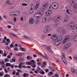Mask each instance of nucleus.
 Here are the masks:
<instances>
[{"label": "nucleus", "instance_id": "1", "mask_svg": "<svg viewBox=\"0 0 77 77\" xmlns=\"http://www.w3.org/2000/svg\"><path fill=\"white\" fill-rule=\"evenodd\" d=\"M46 8L48 10L46 12V16H50V15H51V14H52V11L50 10V9L51 8V5L48 4V3L47 2Z\"/></svg>", "mask_w": 77, "mask_h": 77}, {"label": "nucleus", "instance_id": "2", "mask_svg": "<svg viewBox=\"0 0 77 77\" xmlns=\"http://www.w3.org/2000/svg\"><path fill=\"white\" fill-rule=\"evenodd\" d=\"M57 31L61 34H65L66 32L65 29L63 27H59L57 29Z\"/></svg>", "mask_w": 77, "mask_h": 77}, {"label": "nucleus", "instance_id": "3", "mask_svg": "<svg viewBox=\"0 0 77 77\" xmlns=\"http://www.w3.org/2000/svg\"><path fill=\"white\" fill-rule=\"evenodd\" d=\"M71 36H70L69 35H66L65 36L62 43L63 44H65V43L67 41H68V40H70V39H71Z\"/></svg>", "mask_w": 77, "mask_h": 77}, {"label": "nucleus", "instance_id": "4", "mask_svg": "<svg viewBox=\"0 0 77 77\" xmlns=\"http://www.w3.org/2000/svg\"><path fill=\"white\" fill-rule=\"evenodd\" d=\"M71 43L68 42L65 44L63 48V50H66L67 49H68L70 47H71Z\"/></svg>", "mask_w": 77, "mask_h": 77}, {"label": "nucleus", "instance_id": "5", "mask_svg": "<svg viewBox=\"0 0 77 77\" xmlns=\"http://www.w3.org/2000/svg\"><path fill=\"white\" fill-rule=\"evenodd\" d=\"M49 20V21H51V18H48V17L47 16H45L43 18L42 20V22L43 23H45L46 22V21H48Z\"/></svg>", "mask_w": 77, "mask_h": 77}, {"label": "nucleus", "instance_id": "6", "mask_svg": "<svg viewBox=\"0 0 77 77\" xmlns=\"http://www.w3.org/2000/svg\"><path fill=\"white\" fill-rule=\"evenodd\" d=\"M62 36L60 35H59L58 36V38H57V41H59L60 42V43H61L62 42Z\"/></svg>", "mask_w": 77, "mask_h": 77}, {"label": "nucleus", "instance_id": "7", "mask_svg": "<svg viewBox=\"0 0 77 77\" xmlns=\"http://www.w3.org/2000/svg\"><path fill=\"white\" fill-rule=\"evenodd\" d=\"M57 36L56 34L53 35V36H52L51 37V39H52L53 41H55V40L57 39Z\"/></svg>", "mask_w": 77, "mask_h": 77}, {"label": "nucleus", "instance_id": "8", "mask_svg": "<svg viewBox=\"0 0 77 77\" xmlns=\"http://www.w3.org/2000/svg\"><path fill=\"white\" fill-rule=\"evenodd\" d=\"M46 48L47 50H48V51H49V52H50V53H53V51H52L51 49H50V48H51V46H47Z\"/></svg>", "mask_w": 77, "mask_h": 77}, {"label": "nucleus", "instance_id": "9", "mask_svg": "<svg viewBox=\"0 0 77 77\" xmlns=\"http://www.w3.org/2000/svg\"><path fill=\"white\" fill-rule=\"evenodd\" d=\"M69 19V17L68 16L66 17H65L63 18V22H68Z\"/></svg>", "mask_w": 77, "mask_h": 77}, {"label": "nucleus", "instance_id": "10", "mask_svg": "<svg viewBox=\"0 0 77 77\" xmlns=\"http://www.w3.org/2000/svg\"><path fill=\"white\" fill-rule=\"evenodd\" d=\"M34 19L33 18H31L29 19V24H32L34 23Z\"/></svg>", "mask_w": 77, "mask_h": 77}, {"label": "nucleus", "instance_id": "11", "mask_svg": "<svg viewBox=\"0 0 77 77\" xmlns=\"http://www.w3.org/2000/svg\"><path fill=\"white\" fill-rule=\"evenodd\" d=\"M52 21L53 22H57L59 21V20L57 19V17H55L53 18Z\"/></svg>", "mask_w": 77, "mask_h": 77}, {"label": "nucleus", "instance_id": "12", "mask_svg": "<svg viewBox=\"0 0 77 77\" xmlns=\"http://www.w3.org/2000/svg\"><path fill=\"white\" fill-rule=\"evenodd\" d=\"M54 44L55 45L57 46L58 45H60V44H61V43H60V41H59V40L57 41V40L56 41L54 42Z\"/></svg>", "mask_w": 77, "mask_h": 77}, {"label": "nucleus", "instance_id": "13", "mask_svg": "<svg viewBox=\"0 0 77 77\" xmlns=\"http://www.w3.org/2000/svg\"><path fill=\"white\" fill-rule=\"evenodd\" d=\"M72 31L73 32H77V26H74V27H73L72 29Z\"/></svg>", "mask_w": 77, "mask_h": 77}, {"label": "nucleus", "instance_id": "14", "mask_svg": "<svg viewBox=\"0 0 77 77\" xmlns=\"http://www.w3.org/2000/svg\"><path fill=\"white\" fill-rule=\"evenodd\" d=\"M40 55H41L42 57H44V58H45V59H46V60H48V57H47V55L45 54V55H44L39 54Z\"/></svg>", "mask_w": 77, "mask_h": 77}, {"label": "nucleus", "instance_id": "15", "mask_svg": "<svg viewBox=\"0 0 77 77\" xmlns=\"http://www.w3.org/2000/svg\"><path fill=\"white\" fill-rule=\"evenodd\" d=\"M50 31H51V30L45 28L44 30V33H48V32H49Z\"/></svg>", "mask_w": 77, "mask_h": 77}, {"label": "nucleus", "instance_id": "16", "mask_svg": "<svg viewBox=\"0 0 77 77\" xmlns=\"http://www.w3.org/2000/svg\"><path fill=\"white\" fill-rule=\"evenodd\" d=\"M47 2H46L44 4V5L42 7V9L44 10L47 8Z\"/></svg>", "mask_w": 77, "mask_h": 77}, {"label": "nucleus", "instance_id": "17", "mask_svg": "<svg viewBox=\"0 0 77 77\" xmlns=\"http://www.w3.org/2000/svg\"><path fill=\"white\" fill-rule=\"evenodd\" d=\"M41 15H42L44 13V10L43 9H41L39 12Z\"/></svg>", "mask_w": 77, "mask_h": 77}, {"label": "nucleus", "instance_id": "18", "mask_svg": "<svg viewBox=\"0 0 77 77\" xmlns=\"http://www.w3.org/2000/svg\"><path fill=\"white\" fill-rule=\"evenodd\" d=\"M61 60L62 61L65 63L66 64V65H67V62H66V60H65V59L63 57H62L61 58Z\"/></svg>", "mask_w": 77, "mask_h": 77}, {"label": "nucleus", "instance_id": "19", "mask_svg": "<svg viewBox=\"0 0 77 77\" xmlns=\"http://www.w3.org/2000/svg\"><path fill=\"white\" fill-rule=\"evenodd\" d=\"M39 3L37 2L36 5L35 7V10H37V9H38V8H39Z\"/></svg>", "mask_w": 77, "mask_h": 77}, {"label": "nucleus", "instance_id": "20", "mask_svg": "<svg viewBox=\"0 0 77 77\" xmlns=\"http://www.w3.org/2000/svg\"><path fill=\"white\" fill-rule=\"evenodd\" d=\"M69 25L73 27H74V26H75V23H74L72 22H71L69 23Z\"/></svg>", "mask_w": 77, "mask_h": 77}, {"label": "nucleus", "instance_id": "21", "mask_svg": "<svg viewBox=\"0 0 77 77\" xmlns=\"http://www.w3.org/2000/svg\"><path fill=\"white\" fill-rule=\"evenodd\" d=\"M73 41L74 42H77V34L74 37Z\"/></svg>", "mask_w": 77, "mask_h": 77}, {"label": "nucleus", "instance_id": "22", "mask_svg": "<svg viewBox=\"0 0 77 77\" xmlns=\"http://www.w3.org/2000/svg\"><path fill=\"white\" fill-rule=\"evenodd\" d=\"M72 28H73V27H72L71 26L69 25V24L67 25V29L68 30H71Z\"/></svg>", "mask_w": 77, "mask_h": 77}, {"label": "nucleus", "instance_id": "23", "mask_svg": "<svg viewBox=\"0 0 77 77\" xmlns=\"http://www.w3.org/2000/svg\"><path fill=\"white\" fill-rule=\"evenodd\" d=\"M54 8L53 7V9H54L55 10L57 9H58V7H59V5H58V4H57V6L56 5L54 4Z\"/></svg>", "mask_w": 77, "mask_h": 77}, {"label": "nucleus", "instance_id": "24", "mask_svg": "<svg viewBox=\"0 0 77 77\" xmlns=\"http://www.w3.org/2000/svg\"><path fill=\"white\" fill-rule=\"evenodd\" d=\"M46 29L51 30V29L50 28V26L49 25H47L46 26Z\"/></svg>", "mask_w": 77, "mask_h": 77}, {"label": "nucleus", "instance_id": "25", "mask_svg": "<svg viewBox=\"0 0 77 77\" xmlns=\"http://www.w3.org/2000/svg\"><path fill=\"white\" fill-rule=\"evenodd\" d=\"M74 2L73 1H71V3H70V6L71 7H74Z\"/></svg>", "mask_w": 77, "mask_h": 77}, {"label": "nucleus", "instance_id": "26", "mask_svg": "<svg viewBox=\"0 0 77 77\" xmlns=\"http://www.w3.org/2000/svg\"><path fill=\"white\" fill-rule=\"evenodd\" d=\"M59 25V24L58 23H55L53 24V27H57Z\"/></svg>", "mask_w": 77, "mask_h": 77}, {"label": "nucleus", "instance_id": "27", "mask_svg": "<svg viewBox=\"0 0 77 77\" xmlns=\"http://www.w3.org/2000/svg\"><path fill=\"white\" fill-rule=\"evenodd\" d=\"M46 38V35L44 34H43L41 37V38L42 39H45V38Z\"/></svg>", "mask_w": 77, "mask_h": 77}, {"label": "nucleus", "instance_id": "28", "mask_svg": "<svg viewBox=\"0 0 77 77\" xmlns=\"http://www.w3.org/2000/svg\"><path fill=\"white\" fill-rule=\"evenodd\" d=\"M10 2H11V1H10V0L7 1L6 2V4H8L9 5H11V4H13V2L11 3H10Z\"/></svg>", "mask_w": 77, "mask_h": 77}, {"label": "nucleus", "instance_id": "29", "mask_svg": "<svg viewBox=\"0 0 77 77\" xmlns=\"http://www.w3.org/2000/svg\"><path fill=\"white\" fill-rule=\"evenodd\" d=\"M17 12V14H15V15H17V16H18L20 14V12L19 11H15L14 13Z\"/></svg>", "mask_w": 77, "mask_h": 77}, {"label": "nucleus", "instance_id": "30", "mask_svg": "<svg viewBox=\"0 0 77 77\" xmlns=\"http://www.w3.org/2000/svg\"><path fill=\"white\" fill-rule=\"evenodd\" d=\"M20 50H21L22 51H26V49L21 47L20 48Z\"/></svg>", "mask_w": 77, "mask_h": 77}, {"label": "nucleus", "instance_id": "31", "mask_svg": "<svg viewBox=\"0 0 77 77\" xmlns=\"http://www.w3.org/2000/svg\"><path fill=\"white\" fill-rule=\"evenodd\" d=\"M25 54L24 53H20L17 54V55L18 56H21L22 55H23V54Z\"/></svg>", "mask_w": 77, "mask_h": 77}, {"label": "nucleus", "instance_id": "32", "mask_svg": "<svg viewBox=\"0 0 77 77\" xmlns=\"http://www.w3.org/2000/svg\"><path fill=\"white\" fill-rule=\"evenodd\" d=\"M33 12V9H31L30 8V9L29 11V14H32V13Z\"/></svg>", "mask_w": 77, "mask_h": 77}, {"label": "nucleus", "instance_id": "33", "mask_svg": "<svg viewBox=\"0 0 77 77\" xmlns=\"http://www.w3.org/2000/svg\"><path fill=\"white\" fill-rule=\"evenodd\" d=\"M10 34L11 35H12V36H15V37H17V35H16L15 34L12 32H10Z\"/></svg>", "mask_w": 77, "mask_h": 77}, {"label": "nucleus", "instance_id": "34", "mask_svg": "<svg viewBox=\"0 0 77 77\" xmlns=\"http://www.w3.org/2000/svg\"><path fill=\"white\" fill-rule=\"evenodd\" d=\"M34 17L35 18H38V19H40L41 18V17H38L37 15H36L35 14L34 16Z\"/></svg>", "mask_w": 77, "mask_h": 77}, {"label": "nucleus", "instance_id": "35", "mask_svg": "<svg viewBox=\"0 0 77 77\" xmlns=\"http://www.w3.org/2000/svg\"><path fill=\"white\" fill-rule=\"evenodd\" d=\"M8 23H9V24H12V25H14V23L11 21H8Z\"/></svg>", "mask_w": 77, "mask_h": 77}, {"label": "nucleus", "instance_id": "36", "mask_svg": "<svg viewBox=\"0 0 77 77\" xmlns=\"http://www.w3.org/2000/svg\"><path fill=\"white\" fill-rule=\"evenodd\" d=\"M6 66H11V64L10 63H7L6 64Z\"/></svg>", "mask_w": 77, "mask_h": 77}, {"label": "nucleus", "instance_id": "37", "mask_svg": "<svg viewBox=\"0 0 77 77\" xmlns=\"http://www.w3.org/2000/svg\"><path fill=\"white\" fill-rule=\"evenodd\" d=\"M30 61L31 63H33V65H35L36 63H35V60H32Z\"/></svg>", "mask_w": 77, "mask_h": 77}, {"label": "nucleus", "instance_id": "38", "mask_svg": "<svg viewBox=\"0 0 77 77\" xmlns=\"http://www.w3.org/2000/svg\"><path fill=\"white\" fill-rule=\"evenodd\" d=\"M35 23L38 24H39V20L38 19H36L35 22Z\"/></svg>", "mask_w": 77, "mask_h": 77}, {"label": "nucleus", "instance_id": "39", "mask_svg": "<svg viewBox=\"0 0 77 77\" xmlns=\"http://www.w3.org/2000/svg\"><path fill=\"white\" fill-rule=\"evenodd\" d=\"M71 70L72 72V73H75V70H74V69L73 68H71Z\"/></svg>", "mask_w": 77, "mask_h": 77}, {"label": "nucleus", "instance_id": "40", "mask_svg": "<svg viewBox=\"0 0 77 77\" xmlns=\"http://www.w3.org/2000/svg\"><path fill=\"white\" fill-rule=\"evenodd\" d=\"M35 14L37 16V17H40V16H39V15H41V14L39 12Z\"/></svg>", "mask_w": 77, "mask_h": 77}, {"label": "nucleus", "instance_id": "41", "mask_svg": "<svg viewBox=\"0 0 77 77\" xmlns=\"http://www.w3.org/2000/svg\"><path fill=\"white\" fill-rule=\"evenodd\" d=\"M6 41L7 42H8V43H11V40H10V39L9 38H7V39Z\"/></svg>", "mask_w": 77, "mask_h": 77}, {"label": "nucleus", "instance_id": "42", "mask_svg": "<svg viewBox=\"0 0 77 77\" xmlns=\"http://www.w3.org/2000/svg\"><path fill=\"white\" fill-rule=\"evenodd\" d=\"M73 7L74 8H77V4H74V5L73 6Z\"/></svg>", "mask_w": 77, "mask_h": 77}, {"label": "nucleus", "instance_id": "43", "mask_svg": "<svg viewBox=\"0 0 77 77\" xmlns=\"http://www.w3.org/2000/svg\"><path fill=\"white\" fill-rule=\"evenodd\" d=\"M74 59L75 60H77V55H75L74 57Z\"/></svg>", "mask_w": 77, "mask_h": 77}, {"label": "nucleus", "instance_id": "44", "mask_svg": "<svg viewBox=\"0 0 77 77\" xmlns=\"http://www.w3.org/2000/svg\"><path fill=\"white\" fill-rule=\"evenodd\" d=\"M72 51V49H70L68 50V52L69 53H71Z\"/></svg>", "mask_w": 77, "mask_h": 77}, {"label": "nucleus", "instance_id": "45", "mask_svg": "<svg viewBox=\"0 0 77 77\" xmlns=\"http://www.w3.org/2000/svg\"><path fill=\"white\" fill-rule=\"evenodd\" d=\"M42 64L46 66H47V63L45 61L43 62Z\"/></svg>", "mask_w": 77, "mask_h": 77}, {"label": "nucleus", "instance_id": "46", "mask_svg": "<svg viewBox=\"0 0 77 77\" xmlns=\"http://www.w3.org/2000/svg\"><path fill=\"white\" fill-rule=\"evenodd\" d=\"M23 61V59L22 58H20L19 60V62H22V61Z\"/></svg>", "mask_w": 77, "mask_h": 77}, {"label": "nucleus", "instance_id": "47", "mask_svg": "<svg viewBox=\"0 0 77 77\" xmlns=\"http://www.w3.org/2000/svg\"><path fill=\"white\" fill-rule=\"evenodd\" d=\"M13 12H11L10 14V16H14V14L12 13H13Z\"/></svg>", "mask_w": 77, "mask_h": 77}, {"label": "nucleus", "instance_id": "48", "mask_svg": "<svg viewBox=\"0 0 77 77\" xmlns=\"http://www.w3.org/2000/svg\"><path fill=\"white\" fill-rule=\"evenodd\" d=\"M14 51H18V49L17 48H14Z\"/></svg>", "mask_w": 77, "mask_h": 77}, {"label": "nucleus", "instance_id": "49", "mask_svg": "<svg viewBox=\"0 0 77 77\" xmlns=\"http://www.w3.org/2000/svg\"><path fill=\"white\" fill-rule=\"evenodd\" d=\"M5 62L6 63L7 62H8V61H9V59H8L7 58H6L5 60Z\"/></svg>", "mask_w": 77, "mask_h": 77}, {"label": "nucleus", "instance_id": "50", "mask_svg": "<svg viewBox=\"0 0 77 77\" xmlns=\"http://www.w3.org/2000/svg\"><path fill=\"white\" fill-rule=\"evenodd\" d=\"M18 67L19 68H22V66L21 64H19L18 66Z\"/></svg>", "mask_w": 77, "mask_h": 77}, {"label": "nucleus", "instance_id": "51", "mask_svg": "<svg viewBox=\"0 0 77 77\" xmlns=\"http://www.w3.org/2000/svg\"><path fill=\"white\" fill-rule=\"evenodd\" d=\"M25 38H27L28 39H30V37H28L26 36H24Z\"/></svg>", "mask_w": 77, "mask_h": 77}, {"label": "nucleus", "instance_id": "52", "mask_svg": "<svg viewBox=\"0 0 77 77\" xmlns=\"http://www.w3.org/2000/svg\"><path fill=\"white\" fill-rule=\"evenodd\" d=\"M22 6H27V4L25 3H22Z\"/></svg>", "mask_w": 77, "mask_h": 77}, {"label": "nucleus", "instance_id": "53", "mask_svg": "<svg viewBox=\"0 0 77 77\" xmlns=\"http://www.w3.org/2000/svg\"><path fill=\"white\" fill-rule=\"evenodd\" d=\"M62 54L63 57H64V58H65V54L64 53H62Z\"/></svg>", "mask_w": 77, "mask_h": 77}, {"label": "nucleus", "instance_id": "54", "mask_svg": "<svg viewBox=\"0 0 77 77\" xmlns=\"http://www.w3.org/2000/svg\"><path fill=\"white\" fill-rule=\"evenodd\" d=\"M10 47L11 48L14 47V45L12 44H11V45L10 46Z\"/></svg>", "mask_w": 77, "mask_h": 77}, {"label": "nucleus", "instance_id": "55", "mask_svg": "<svg viewBox=\"0 0 77 77\" xmlns=\"http://www.w3.org/2000/svg\"><path fill=\"white\" fill-rule=\"evenodd\" d=\"M17 71H18V72H22V71H21V70L20 69H17Z\"/></svg>", "mask_w": 77, "mask_h": 77}, {"label": "nucleus", "instance_id": "56", "mask_svg": "<svg viewBox=\"0 0 77 77\" xmlns=\"http://www.w3.org/2000/svg\"><path fill=\"white\" fill-rule=\"evenodd\" d=\"M5 44L6 45H9V44H10V43H8V42H6L5 43Z\"/></svg>", "mask_w": 77, "mask_h": 77}, {"label": "nucleus", "instance_id": "57", "mask_svg": "<svg viewBox=\"0 0 77 77\" xmlns=\"http://www.w3.org/2000/svg\"><path fill=\"white\" fill-rule=\"evenodd\" d=\"M2 42L4 44H5V43H6V41H5V39H3V40L2 41Z\"/></svg>", "mask_w": 77, "mask_h": 77}, {"label": "nucleus", "instance_id": "58", "mask_svg": "<svg viewBox=\"0 0 77 77\" xmlns=\"http://www.w3.org/2000/svg\"><path fill=\"white\" fill-rule=\"evenodd\" d=\"M45 65H44V64H42V66L41 67H42V68H44L45 67Z\"/></svg>", "mask_w": 77, "mask_h": 77}, {"label": "nucleus", "instance_id": "59", "mask_svg": "<svg viewBox=\"0 0 77 77\" xmlns=\"http://www.w3.org/2000/svg\"><path fill=\"white\" fill-rule=\"evenodd\" d=\"M35 8V6H31L30 9L33 10V8Z\"/></svg>", "mask_w": 77, "mask_h": 77}, {"label": "nucleus", "instance_id": "60", "mask_svg": "<svg viewBox=\"0 0 77 77\" xmlns=\"http://www.w3.org/2000/svg\"><path fill=\"white\" fill-rule=\"evenodd\" d=\"M6 48L8 50H11V48L9 47V46H7Z\"/></svg>", "mask_w": 77, "mask_h": 77}, {"label": "nucleus", "instance_id": "61", "mask_svg": "<svg viewBox=\"0 0 77 77\" xmlns=\"http://www.w3.org/2000/svg\"><path fill=\"white\" fill-rule=\"evenodd\" d=\"M5 71L6 73H8V70H6L5 68Z\"/></svg>", "mask_w": 77, "mask_h": 77}, {"label": "nucleus", "instance_id": "62", "mask_svg": "<svg viewBox=\"0 0 77 77\" xmlns=\"http://www.w3.org/2000/svg\"><path fill=\"white\" fill-rule=\"evenodd\" d=\"M5 66V64H2V68H4V67Z\"/></svg>", "mask_w": 77, "mask_h": 77}, {"label": "nucleus", "instance_id": "63", "mask_svg": "<svg viewBox=\"0 0 77 77\" xmlns=\"http://www.w3.org/2000/svg\"><path fill=\"white\" fill-rule=\"evenodd\" d=\"M32 63L31 62H29L28 61V65H31Z\"/></svg>", "mask_w": 77, "mask_h": 77}, {"label": "nucleus", "instance_id": "64", "mask_svg": "<svg viewBox=\"0 0 77 77\" xmlns=\"http://www.w3.org/2000/svg\"><path fill=\"white\" fill-rule=\"evenodd\" d=\"M26 73H24L23 74V77H26Z\"/></svg>", "mask_w": 77, "mask_h": 77}]
</instances>
